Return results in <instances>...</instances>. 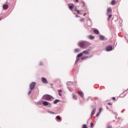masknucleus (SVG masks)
Instances as JSON below:
<instances>
[{
	"mask_svg": "<svg viewBox=\"0 0 128 128\" xmlns=\"http://www.w3.org/2000/svg\"><path fill=\"white\" fill-rule=\"evenodd\" d=\"M79 46L82 48H86L88 46V42H82L79 43Z\"/></svg>",
	"mask_w": 128,
	"mask_h": 128,
	"instance_id": "obj_1",
	"label": "nucleus"
},
{
	"mask_svg": "<svg viewBox=\"0 0 128 128\" xmlns=\"http://www.w3.org/2000/svg\"><path fill=\"white\" fill-rule=\"evenodd\" d=\"M42 98L46 100H52V96L50 95L46 94L43 96Z\"/></svg>",
	"mask_w": 128,
	"mask_h": 128,
	"instance_id": "obj_2",
	"label": "nucleus"
},
{
	"mask_svg": "<svg viewBox=\"0 0 128 128\" xmlns=\"http://www.w3.org/2000/svg\"><path fill=\"white\" fill-rule=\"evenodd\" d=\"M36 84V82H32L30 84V90H34V88Z\"/></svg>",
	"mask_w": 128,
	"mask_h": 128,
	"instance_id": "obj_3",
	"label": "nucleus"
},
{
	"mask_svg": "<svg viewBox=\"0 0 128 128\" xmlns=\"http://www.w3.org/2000/svg\"><path fill=\"white\" fill-rule=\"evenodd\" d=\"M68 6L70 10H72V8H74V5L73 4H68Z\"/></svg>",
	"mask_w": 128,
	"mask_h": 128,
	"instance_id": "obj_4",
	"label": "nucleus"
},
{
	"mask_svg": "<svg viewBox=\"0 0 128 128\" xmlns=\"http://www.w3.org/2000/svg\"><path fill=\"white\" fill-rule=\"evenodd\" d=\"M112 50V46H108L106 48V52H110V50Z\"/></svg>",
	"mask_w": 128,
	"mask_h": 128,
	"instance_id": "obj_5",
	"label": "nucleus"
},
{
	"mask_svg": "<svg viewBox=\"0 0 128 128\" xmlns=\"http://www.w3.org/2000/svg\"><path fill=\"white\" fill-rule=\"evenodd\" d=\"M42 80L44 84H48V80H46V78L42 77Z\"/></svg>",
	"mask_w": 128,
	"mask_h": 128,
	"instance_id": "obj_6",
	"label": "nucleus"
},
{
	"mask_svg": "<svg viewBox=\"0 0 128 128\" xmlns=\"http://www.w3.org/2000/svg\"><path fill=\"white\" fill-rule=\"evenodd\" d=\"M100 40H106V38L104 36H100Z\"/></svg>",
	"mask_w": 128,
	"mask_h": 128,
	"instance_id": "obj_7",
	"label": "nucleus"
},
{
	"mask_svg": "<svg viewBox=\"0 0 128 128\" xmlns=\"http://www.w3.org/2000/svg\"><path fill=\"white\" fill-rule=\"evenodd\" d=\"M82 53H83L84 54L88 55V54H90V50H84V51H83Z\"/></svg>",
	"mask_w": 128,
	"mask_h": 128,
	"instance_id": "obj_8",
	"label": "nucleus"
},
{
	"mask_svg": "<svg viewBox=\"0 0 128 128\" xmlns=\"http://www.w3.org/2000/svg\"><path fill=\"white\" fill-rule=\"evenodd\" d=\"M43 104H44V106H48V104H50L49 102H48L46 101H44L43 102Z\"/></svg>",
	"mask_w": 128,
	"mask_h": 128,
	"instance_id": "obj_9",
	"label": "nucleus"
},
{
	"mask_svg": "<svg viewBox=\"0 0 128 128\" xmlns=\"http://www.w3.org/2000/svg\"><path fill=\"white\" fill-rule=\"evenodd\" d=\"M96 108H94L92 111V112L91 113V117L92 116H94V114H96Z\"/></svg>",
	"mask_w": 128,
	"mask_h": 128,
	"instance_id": "obj_10",
	"label": "nucleus"
},
{
	"mask_svg": "<svg viewBox=\"0 0 128 128\" xmlns=\"http://www.w3.org/2000/svg\"><path fill=\"white\" fill-rule=\"evenodd\" d=\"M3 8H4V10H8V5L4 4L3 6Z\"/></svg>",
	"mask_w": 128,
	"mask_h": 128,
	"instance_id": "obj_11",
	"label": "nucleus"
},
{
	"mask_svg": "<svg viewBox=\"0 0 128 128\" xmlns=\"http://www.w3.org/2000/svg\"><path fill=\"white\" fill-rule=\"evenodd\" d=\"M78 94L82 96V98H84V92L82 91H79Z\"/></svg>",
	"mask_w": 128,
	"mask_h": 128,
	"instance_id": "obj_12",
	"label": "nucleus"
},
{
	"mask_svg": "<svg viewBox=\"0 0 128 128\" xmlns=\"http://www.w3.org/2000/svg\"><path fill=\"white\" fill-rule=\"evenodd\" d=\"M94 34H100V32L96 29L94 30Z\"/></svg>",
	"mask_w": 128,
	"mask_h": 128,
	"instance_id": "obj_13",
	"label": "nucleus"
},
{
	"mask_svg": "<svg viewBox=\"0 0 128 128\" xmlns=\"http://www.w3.org/2000/svg\"><path fill=\"white\" fill-rule=\"evenodd\" d=\"M112 12V8H108L107 10L108 14H110V12Z\"/></svg>",
	"mask_w": 128,
	"mask_h": 128,
	"instance_id": "obj_14",
	"label": "nucleus"
},
{
	"mask_svg": "<svg viewBox=\"0 0 128 128\" xmlns=\"http://www.w3.org/2000/svg\"><path fill=\"white\" fill-rule=\"evenodd\" d=\"M74 12H76L77 14H80V10H78V8H76V7L74 8Z\"/></svg>",
	"mask_w": 128,
	"mask_h": 128,
	"instance_id": "obj_15",
	"label": "nucleus"
},
{
	"mask_svg": "<svg viewBox=\"0 0 128 128\" xmlns=\"http://www.w3.org/2000/svg\"><path fill=\"white\" fill-rule=\"evenodd\" d=\"M112 128V124H109L106 126V128Z\"/></svg>",
	"mask_w": 128,
	"mask_h": 128,
	"instance_id": "obj_16",
	"label": "nucleus"
},
{
	"mask_svg": "<svg viewBox=\"0 0 128 128\" xmlns=\"http://www.w3.org/2000/svg\"><path fill=\"white\" fill-rule=\"evenodd\" d=\"M58 102H60V100H54V104H58Z\"/></svg>",
	"mask_w": 128,
	"mask_h": 128,
	"instance_id": "obj_17",
	"label": "nucleus"
},
{
	"mask_svg": "<svg viewBox=\"0 0 128 128\" xmlns=\"http://www.w3.org/2000/svg\"><path fill=\"white\" fill-rule=\"evenodd\" d=\"M112 100H114V101L118 100V98L116 97V98L115 97H113V98H112Z\"/></svg>",
	"mask_w": 128,
	"mask_h": 128,
	"instance_id": "obj_18",
	"label": "nucleus"
},
{
	"mask_svg": "<svg viewBox=\"0 0 128 128\" xmlns=\"http://www.w3.org/2000/svg\"><path fill=\"white\" fill-rule=\"evenodd\" d=\"M89 38H90V40H94V36H90Z\"/></svg>",
	"mask_w": 128,
	"mask_h": 128,
	"instance_id": "obj_19",
	"label": "nucleus"
},
{
	"mask_svg": "<svg viewBox=\"0 0 128 128\" xmlns=\"http://www.w3.org/2000/svg\"><path fill=\"white\" fill-rule=\"evenodd\" d=\"M56 118L57 119V120H61V118H60V116H56Z\"/></svg>",
	"mask_w": 128,
	"mask_h": 128,
	"instance_id": "obj_20",
	"label": "nucleus"
},
{
	"mask_svg": "<svg viewBox=\"0 0 128 128\" xmlns=\"http://www.w3.org/2000/svg\"><path fill=\"white\" fill-rule=\"evenodd\" d=\"M118 2H116V0H112V4H117Z\"/></svg>",
	"mask_w": 128,
	"mask_h": 128,
	"instance_id": "obj_21",
	"label": "nucleus"
},
{
	"mask_svg": "<svg viewBox=\"0 0 128 128\" xmlns=\"http://www.w3.org/2000/svg\"><path fill=\"white\" fill-rule=\"evenodd\" d=\"M88 58L87 56H86V57H82L81 58V60H86V58Z\"/></svg>",
	"mask_w": 128,
	"mask_h": 128,
	"instance_id": "obj_22",
	"label": "nucleus"
},
{
	"mask_svg": "<svg viewBox=\"0 0 128 128\" xmlns=\"http://www.w3.org/2000/svg\"><path fill=\"white\" fill-rule=\"evenodd\" d=\"M72 96H73V98H74V100H77L78 97L76 96L74 94Z\"/></svg>",
	"mask_w": 128,
	"mask_h": 128,
	"instance_id": "obj_23",
	"label": "nucleus"
},
{
	"mask_svg": "<svg viewBox=\"0 0 128 128\" xmlns=\"http://www.w3.org/2000/svg\"><path fill=\"white\" fill-rule=\"evenodd\" d=\"M113 116H114V118H116V116H118V114H116V113H114V114H113Z\"/></svg>",
	"mask_w": 128,
	"mask_h": 128,
	"instance_id": "obj_24",
	"label": "nucleus"
},
{
	"mask_svg": "<svg viewBox=\"0 0 128 128\" xmlns=\"http://www.w3.org/2000/svg\"><path fill=\"white\" fill-rule=\"evenodd\" d=\"M62 90H58V94H59V96H62V94H60V92H62Z\"/></svg>",
	"mask_w": 128,
	"mask_h": 128,
	"instance_id": "obj_25",
	"label": "nucleus"
},
{
	"mask_svg": "<svg viewBox=\"0 0 128 128\" xmlns=\"http://www.w3.org/2000/svg\"><path fill=\"white\" fill-rule=\"evenodd\" d=\"M82 56V53H80L78 55V58H80V56Z\"/></svg>",
	"mask_w": 128,
	"mask_h": 128,
	"instance_id": "obj_26",
	"label": "nucleus"
},
{
	"mask_svg": "<svg viewBox=\"0 0 128 128\" xmlns=\"http://www.w3.org/2000/svg\"><path fill=\"white\" fill-rule=\"evenodd\" d=\"M48 112L49 114H54V112H52V111H50V110H48Z\"/></svg>",
	"mask_w": 128,
	"mask_h": 128,
	"instance_id": "obj_27",
	"label": "nucleus"
},
{
	"mask_svg": "<svg viewBox=\"0 0 128 128\" xmlns=\"http://www.w3.org/2000/svg\"><path fill=\"white\" fill-rule=\"evenodd\" d=\"M82 128H88V126L86 124H84Z\"/></svg>",
	"mask_w": 128,
	"mask_h": 128,
	"instance_id": "obj_28",
	"label": "nucleus"
},
{
	"mask_svg": "<svg viewBox=\"0 0 128 128\" xmlns=\"http://www.w3.org/2000/svg\"><path fill=\"white\" fill-rule=\"evenodd\" d=\"M90 126L91 128H92V126H94V123L91 122L90 124Z\"/></svg>",
	"mask_w": 128,
	"mask_h": 128,
	"instance_id": "obj_29",
	"label": "nucleus"
},
{
	"mask_svg": "<svg viewBox=\"0 0 128 128\" xmlns=\"http://www.w3.org/2000/svg\"><path fill=\"white\" fill-rule=\"evenodd\" d=\"M102 108H100V109H99V111H98V112H100H100H102Z\"/></svg>",
	"mask_w": 128,
	"mask_h": 128,
	"instance_id": "obj_30",
	"label": "nucleus"
},
{
	"mask_svg": "<svg viewBox=\"0 0 128 128\" xmlns=\"http://www.w3.org/2000/svg\"><path fill=\"white\" fill-rule=\"evenodd\" d=\"M84 18H82L80 20V22H84Z\"/></svg>",
	"mask_w": 128,
	"mask_h": 128,
	"instance_id": "obj_31",
	"label": "nucleus"
},
{
	"mask_svg": "<svg viewBox=\"0 0 128 128\" xmlns=\"http://www.w3.org/2000/svg\"><path fill=\"white\" fill-rule=\"evenodd\" d=\"M100 114V113L99 112H98L97 113V114H96V116H98Z\"/></svg>",
	"mask_w": 128,
	"mask_h": 128,
	"instance_id": "obj_32",
	"label": "nucleus"
},
{
	"mask_svg": "<svg viewBox=\"0 0 128 128\" xmlns=\"http://www.w3.org/2000/svg\"><path fill=\"white\" fill-rule=\"evenodd\" d=\"M40 66H44V63L42 62H40Z\"/></svg>",
	"mask_w": 128,
	"mask_h": 128,
	"instance_id": "obj_33",
	"label": "nucleus"
},
{
	"mask_svg": "<svg viewBox=\"0 0 128 128\" xmlns=\"http://www.w3.org/2000/svg\"><path fill=\"white\" fill-rule=\"evenodd\" d=\"M112 14H110L108 16V18H112Z\"/></svg>",
	"mask_w": 128,
	"mask_h": 128,
	"instance_id": "obj_34",
	"label": "nucleus"
},
{
	"mask_svg": "<svg viewBox=\"0 0 128 128\" xmlns=\"http://www.w3.org/2000/svg\"><path fill=\"white\" fill-rule=\"evenodd\" d=\"M32 90H31L30 91V92H28V94H30L32 93Z\"/></svg>",
	"mask_w": 128,
	"mask_h": 128,
	"instance_id": "obj_35",
	"label": "nucleus"
},
{
	"mask_svg": "<svg viewBox=\"0 0 128 128\" xmlns=\"http://www.w3.org/2000/svg\"><path fill=\"white\" fill-rule=\"evenodd\" d=\"M108 104H109V106H112V104L110 103V102H108Z\"/></svg>",
	"mask_w": 128,
	"mask_h": 128,
	"instance_id": "obj_36",
	"label": "nucleus"
},
{
	"mask_svg": "<svg viewBox=\"0 0 128 128\" xmlns=\"http://www.w3.org/2000/svg\"><path fill=\"white\" fill-rule=\"evenodd\" d=\"M82 4L84 6V1H82Z\"/></svg>",
	"mask_w": 128,
	"mask_h": 128,
	"instance_id": "obj_37",
	"label": "nucleus"
},
{
	"mask_svg": "<svg viewBox=\"0 0 128 128\" xmlns=\"http://www.w3.org/2000/svg\"><path fill=\"white\" fill-rule=\"evenodd\" d=\"M75 1L76 2H78V0H75Z\"/></svg>",
	"mask_w": 128,
	"mask_h": 128,
	"instance_id": "obj_38",
	"label": "nucleus"
},
{
	"mask_svg": "<svg viewBox=\"0 0 128 128\" xmlns=\"http://www.w3.org/2000/svg\"><path fill=\"white\" fill-rule=\"evenodd\" d=\"M76 18H78V16L76 15Z\"/></svg>",
	"mask_w": 128,
	"mask_h": 128,
	"instance_id": "obj_39",
	"label": "nucleus"
},
{
	"mask_svg": "<svg viewBox=\"0 0 128 128\" xmlns=\"http://www.w3.org/2000/svg\"><path fill=\"white\" fill-rule=\"evenodd\" d=\"M86 13L84 14V16H86Z\"/></svg>",
	"mask_w": 128,
	"mask_h": 128,
	"instance_id": "obj_40",
	"label": "nucleus"
},
{
	"mask_svg": "<svg viewBox=\"0 0 128 128\" xmlns=\"http://www.w3.org/2000/svg\"><path fill=\"white\" fill-rule=\"evenodd\" d=\"M111 4H112V1L111 2Z\"/></svg>",
	"mask_w": 128,
	"mask_h": 128,
	"instance_id": "obj_41",
	"label": "nucleus"
},
{
	"mask_svg": "<svg viewBox=\"0 0 128 128\" xmlns=\"http://www.w3.org/2000/svg\"><path fill=\"white\" fill-rule=\"evenodd\" d=\"M78 60H76V62H78Z\"/></svg>",
	"mask_w": 128,
	"mask_h": 128,
	"instance_id": "obj_42",
	"label": "nucleus"
},
{
	"mask_svg": "<svg viewBox=\"0 0 128 128\" xmlns=\"http://www.w3.org/2000/svg\"><path fill=\"white\" fill-rule=\"evenodd\" d=\"M0 20H1V19H0Z\"/></svg>",
	"mask_w": 128,
	"mask_h": 128,
	"instance_id": "obj_43",
	"label": "nucleus"
}]
</instances>
